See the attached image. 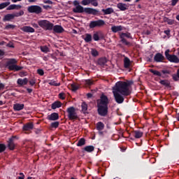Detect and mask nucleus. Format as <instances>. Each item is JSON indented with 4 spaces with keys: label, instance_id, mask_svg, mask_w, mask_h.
Here are the masks:
<instances>
[{
    "label": "nucleus",
    "instance_id": "nucleus-6",
    "mask_svg": "<svg viewBox=\"0 0 179 179\" xmlns=\"http://www.w3.org/2000/svg\"><path fill=\"white\" fill-rule=\"evenodd\" d=\"M170 50H166L165 51V57L166 58L170 61V62H174L175 64H178L179 59L176 55H170Z\"/></svg>",
    "mask_w": 179,
    "mask_h": 179
},
{
    "label": "nucleus",
    "instance_id": "nucleus-52",
    "mask_svg": "<svg viewBox=\"0 0 179 179\" xmlns=\"http://www.w3.org/2000/svg\"><path fill=\"white\" fill-rule=\"evenodd\" d=\"M43 3H48L49 5L52 4V1H51V0H44Z\"/></svg>",
    "mask_w": 179,
    "mask_h": 179
},
{
    "label": "nucleus",
    "instance_id": "nucleus-10",
    "mask_svg": "<svg viewBox=\"0 0 179 179\" xmlns=\"http://www.w3.org/2000/svg\"><path fill=\"white\" fill-rule=\"evenodd\" d=\"M86 8H83L82 6H77L75 8H73V12L74 13H83V12H85Z\"/></svg>",
    "mask_w": 179,
    "mask_h": 179
},
{
    "label": "nucleus",
    "instance_id": "nucleus-38",
    "mask_svg": "<svg viewBox=\"0 0 179 179\" xmlns=\"http://www.w3.org/2000/svg\"><path fill=\"white\" fill-rule=\"evenodd\" d=\"M71 90H73V92H76V90H78V89H79V86L76 85V84H75V83L71 84Z\"/></svg>",
    "mask_w": 179,
    "mask_h": 179
},
{
    "label": "nucleus",
    "instance_id": "nucleus-29",
    "mask_svg": "<svg viewBox=\"0 0 179 179\" xmlns=\"http://www.w3.org/2000/svg\"><path fill=\"white\" fill-rule=\"evenodd\" d=\"M92 34H85V37L84 38L85 43H90V41H92Z\"/></svg>",
    "mask_w": 179,
    "mask_h": 179
},
{
    "label": "nucleus",
    "instance_id": "nucleus-64",
    "mask_svg": "<svg viewBox=\"0 0 179 179\" xmlns=\"http://www.w3.org/2000/svg\"><path fill=\"white\" fill-rule=\"evenodd\" d=\"M176 19L179 21V15L176 16Z\"/></svg>",
    "mask_w": 179,
    "mask_h": 179
},
{
    "label": "nucleus",
    "instance_id": "nucleus-4",
    "mask_svg": "<svg viewBox=\"0 0 179 179\" xmlns=\"http://www.w3.org/2000/svg\"><path fill=\"white\" fill-rule=\"evenodd\" d=\"M67 117L69 120L73 121V120H78L79 116H78V113L76 112V108L73 106H71L67 108Z\"/></svg>",
    "mask_w": 179,
    "mask_h": 179
},
{
    "label": "nucleus",
    "instance_id": "nucleus-13",
    "mask_svg": "<svg viewBox=\"0 0 179 179\" xmlns=\"http://www.w3.org/2000/svg\"><path fill=\"white\" fill-rule=\"evenodd\" d=\"M58 118H59V116L57 113H53L48 116V120H49V121H57Z\"/></svg>",
    "mask_w": 179,
    "mask_h": 179
},
{
    "label": "nucleus",
    "instance_id": "nucleus-46",
    "mask_svg": "<svg viewBox=\"0 0 179 179\" xmlns=\"http://www.w3.org/2000/svg\"><path fill=\"white\" fill-rule=\"evenodd\" d=\"M6 146L4 144H0V152H4Z\"/></svg>",
    "mask_w": 179,
    "mask_h": 179
},
{
    "label": "nucleus",
    "instance_id": "nucleus-44",
    "mask_svg": "<svg viewBox=\"0 0 179 179\" xmlns=\"http://www.w3.org/2000/svg\"><path fill=\"white\" fill-rule=\"evenodd\" d=\"M90 3H92L93 6H97L99 5L97 0H90Z\"/></svg>",
    "mask_w": 179,
    "mask_h": 179
},
{
    "label": "nucleus",
    "instance_id": "nucleus-7",
    "mask_svg": "<svg viewBox=\"0 0 179 179\" xmlns=\"http://www.w3.org/2000/svg\"><path fill=\"white\" fill-rule=\"evenodd\" d=\"M27 10L29 13H36L38 15V13H41L43 12V9L40 6H31L27 8Z\"/></svg>",
    "mask_w": 179,
    "mask_h": 179
},
{
    "label": "nucleus",
    "instance_id": "nucleus-34",
    "mask_svg": "<svg viewBox=\"0 0 179 179\" xmlns=\"http://www.w3.org/2000/svg\"><path fill=\"white\" fill-rule=\"evenodd\" d=\"M9 5H10V2L9 1L1 3H0V9H5V8H6V6H9Z\"/></svg>",
    "mask_w": 179,
    "mask_h": 179
},
{
    "label": "nucleus",
    "instance_id": "nucleus-61",
    "mask_svg": "<svg viewBox=\"0 0 179 179\" xmlns=\"http://www.w3.org/2000/svg\"><path fill=\"white\" fill-rule=\"evenodd\" d=\"M29 83L31 86H33L34 85L35 82L32 80V81H30Z\"/></svg>",
    "mask_w": 179,
    "mask_h": 179
},
{
    "label": "nucleus",
    "instance_id": "nucleus-59",
    "mask_svg": "<svg viewBox=\"0 0 179 179\" xmlns=\"http://www.w3.org/2000/svg\"><path fill=\"white\" fill-rule=\"evenodd\" d=\"M87 96L89 99H90V97H92V96H93V95L92 94L89 93L87 94Z\"/></svg>",
    "mask_w": 179,
    "mask_h": 179
},
{
    "label": "nucleus",
    "instance_id": "nucleus-33",
    "mask_svg": "<svg viewBox=\"0 0 179 179\" xmlns=\"http://www.w3.org/2000/svg\"><path fill=\"white\" fill-rule=\"evenodd\" d=\"M150 72H151V73H153V75H155V76H160V77H162V73L159 71L150 69Z\"/></svg>",
    "mask_w": 179,
    "mask_h": 179
},
{
    "label": "nucleus",
    "instance_id": "nucleus-40",
    "mask_svg": "<svg viewBox=\"0 0 179 179\" xmlns=\"http://www.w3.org/2000/svg\"><path fill=\"white\" fill-rule=\"evenodd\" d=\"M93 39L94 40V41H99V40H100V37H99V32L94 34Z\"/></svg>",
    "mask_w": 179,
    "mask_h": 179
},
{
    "label": "nucleus",
    "instance_id": "nucleus-57",
    "mask_svg": "<svg viewBox=\"0 0 179 179\" xmlns=\"http://www.w3.org/2000/svg\"><path fill=\"white\" fill-rule=\"evenodd\" d=\"M20 1L22 0H11V2H13V3H16V2H20Z\"/></svg>",
    "mask_w": 179,
    "mask_h": 179
},
{
    "label": "nucleus",
    "instance_id": "nucleus-28",
    "mask_svg": "<svg viewBox=\"0 0 179 179\" xmlns=\"http://www.w3.org/2000/svg\"><path fill=\"white\" fill-rule=\"evenodd\" d=\"M62 106V103L59 101H55L52 104V110H55L56 108H59Z\"/></svg>",
    "mask_w": 179,
    "mask_h": 179
},
{
    "label": "nucleus",
    "instance_id": "nucleus-5",
    "mask_svg": "<svg viewBox=\"0 0 179 179\" xmlns=\"http://www.w3.org/2000/svg\"><path fill=\"white\" fill-rule=\"evenodd\" d=\"M16 62H17L15 59H11L8 61L7 66L8 69H10V71H20L21 69H22V67L15 64H16Z\"/></svg>",
    "mask_w": 179,
    "mask_h": 179
},
{
    "label": "nucleus",
    "instance_id": "nucleus-23",
    "mask_svg": "<svg viewBox=\"0 0 179 179\" xmlns=\"http://www.w3.org/2000/svg\"><path fill=\"white\" fill-rule=\"evenodd\" d=\"M133 134L134 138H136V139H139V138H142V136H143V132L141 131H134Z\"/></svg>",
    "mask_w": 179,
    "mask_h": 179
},
{
    "label": "nucleus",
    "instance_id": "nucleus-21",
    "mask_svg": "<svg viewBox=\"0 0 179 179\" xmlns=\"http://www.w3.org/2000/svg\"><path fill=\"white\" fill-rule=\"evenodd\" d=\"M99 11L94 8H85V13H90L92 15H96Z\"/></svg>",
    "mask_w": 179,
    "mask_h": 179
},
{
    "label": "nucleus",
    "instance_id": "nucleus-8",
    "mask_svg": "<svg viewBox=\"0 0 179 179\" xmlns=\"http://www.w3.org/2000/svg\"><path fill=\"white\" fill-rule=\"evenodd\" d=\"M106 22L103 20L91 21L90 23V29H94V27H101V26H104Z\"/></svg>",
    "mask_w": 179,
    "mask_h": 179
},
{
    "label": "nucleus",
    "instance_id": "nucleus-45",
    "mask_svg": "<svg viewBox=\"0 0 179 179\" xmlns=\"http://www.w3.org/2000/svg\"><path fill=\"white\" fill-rule=\"evenodd\" d=\"M106 62H107V59H100L99 60V64L100 65H104V64H106Z\"/></svg>",
    "mask_w": 179,
    "mask_h": 179
},
{
    "label": "nucleus",
    "instance_id": "nucleus-19",
    "mask_svg": "<svg viewBox=\"0 0 179 179\" xmlns=\"http://www.w3.org/2000/svg\"><path fill=\"white\" fill-rule=\"evenodd\" d=\"M13 137L10 138L8 142V147L10 150H13L15 149V143H13Z\"/></svg>",
    "mask_w": 179,
    "mask_h": 179
},
{
    "label": "nucleus",
    "instance_id": "nucleus-32",
    "mask_svg": "<svg viewBox=\"0 0 179 179\" xmlns=\"http://www.w3.org/2000/svg\"><path fill=\"white\" fill-rule=\"evenodd\" d=\"M24 15V11L20 10V12L14 13L13 14V16L14 17H20V16H23Z\"/></svg>",
    "mask_w": 179,
    "mask_h": 179
},
{
    "label": "nucleus",
    "instance_id": "nucleus-36",
    "mask_svg": "<svg viewBox=\"0 0 179 179\" xmlns=\"http://www.w3.org/2000/svg\"><path fill=\"white\" fill-rule=\"evenodd\" d=\"M49 85H50L51 86H60L61 83H57V81L52 80L49 82Z\"/></svg>",
    "mask_w": 179,
    "mask_h": 179
},
{
    "label": "nucleus",
    "instance_id": "nucleus-16",
    "mask_svg": "<svg viewBox=\"0 0 179 179\" xmlns=\"http://www.w3.org/2000/svg\"><path fill=\"white\" fill-rule=\"evenodd\" d=\"M53 31L55 33H62L64 31V28L61 25H55L52 27Z\"/></svg>",
    "mask_w": 179,
    "mask_h": 179
},
{
    "label": "nucleus",
    "instance_id": "nucleus-50",
    "mask_svg": "<svg viewBox=\"0 0 179 179\" xmlns=\"http://www.w3.org/2000/svg\"><path fill=\"white\" fill-rule=\"evenodd\" d=\"M178 2V0H172V1H171L172 6H176V5H177Z\"/></svg>",
    "mask_w": 179,
    "mask_h": 179
},
{
    "label": "nucleus",
    "instance_id": "nucleus-51",
    "mask_svg": "<svg viewBox=\"0 0 179 179\" xmlns=\"http://www.w3.org/2000/svg\"><path fill=\"white\" fill-rule=\"evenodd\" d=\"M73 5L75 7L80 6L79 1L76 0L73 1Z\"/></svg>",
    "mask_w": 179,
    "mask_h": 179
},
{
    "label": "nucleus",
    "instance_id": "nucleus-14",
    "mask_svg": "<svg viewBox=\"0 0 179 179\" xmlns=\"http://www.w3.org/2000/svg\"><path fill=\"white\" fill-rule=\"evenodd\" d=\"M122 30H124V27L119 25V26H113L111 27V31L113 33H118V31H122Z\"/></svg>",
    "mask_w": 179,
    "mask_h": 179
},
{
    "label": "nucleus",
    "instance_id": "nucleus-27",
    "mask_svg": "<svg viewBox=\"0 0 179 179\" xmlns=\"http://www.w3.org/2000/svg\"><path fill=\"white\" fill-rule=\"evenodd\" d=\"M13 19H15L13 17V14H7L3 17L4 22H9V20H12Z\"/></svg>",
    "mask_w": 179,
    "mask_h": 179
},
{
    "label": "nucleus",
    "instance_id": "nucleus-12",
    "mask_svg": "<svg viewBox=\"0 0 179 179\" xmlns=\"http://www.w3.org/2000/svg\"><path fill=\"white\" fill-rule=\"evenodd\" d=\"M21 30L22 31H24L25 33H34L35 31L33 27L29 26L22 27L21 28Z\"/></svg>",
    "mask_w": 179,
    "mask_h": 179
},
{
    "label": "nucleus",
    "instance_id": "nucleus-39",
    "mask_svg": "<svg viewBox=\"0 0 179 179\" xmlns=\"http://www.w3.org/2000/svg\"><path fill=\"white\" fill-rule=\"evenodd\" d=\"M85 138H80L78 141L77 145L83 146V145H85Z\"/></svg>",
    "mask_w": 179,
    "mask_h": 179
},
{
    "label": "nucleus",
    "instance_id": "nucleus-63",
    "mask_svg": "<svg viewBox=\"0 0 179 179\" xmlns=\"http://www.w3.org/2000/svg\"><path fill=\"white\" fill-rule=\"evenodd\" d=\"M27 92H28L29 93H31L32 90H31V89H27Z\"/></svg>",
    "mask_w": 179,
    "mask_h": 179
},
{
    "label": "nucleus",
    "instance_id": "nucleus-20",
    "mask_svg": "<svg viewBox=\"0 0 179 179\" xmlns=\"http://www.w3.org/2000/svg\"><path fill=\"white\" fill-rule=\"evenodd\" d=\"M33 128H34L33 123H27L24 125L23 131H31Z\"/></svg>",
    "mask_w": 179,
    "mask_h": 179
},
{
    "label": "nucleus",
    "instance_id": "nucleus-17",
    "mask_svg": "<svg viewBox=\"0 0 179 179\" xmlns=\"http://www.w3.org/2000/svg\"><path fill=\"white\" fill-rule=\"evenodd\" d=\"M154 59L156 62H162L163 59H164V57H163L162 54L157 53L155 55Z\"/></svg>",
    "mask_w": 179,
    "mask_h": 179
},
{
    "label": "nucleus",
    "instance_id": "nucleus-35",
    "mask_svg": "<svg viewBox=\"0 0 179 179\" xmlns=\"http://www.w3.org/2000/svg\"><path fill=\"white\" fill-rule=\"evenodd\" d=\"M84 150L86 151V152H93V150H94V147L93 145H88V146H86Z\"/></svg>",
    "mask_w": 179,
    "mask_h": 179
},
{
    "label": "nucleus",
    "instance_id": "nucleus-60",
    "mask_svg": "<svg viewBox=\"0 0 179 179\" xmlns=\"http://www.w3.org/2000/svg\"><path fill=\"white\" fill-rule=\"evenodd\" d=\"M3 89V84L0 82V90Z\"/></svg>",
    "mask_w": 179,
    "mask_h": 179
},
{
    "label": "nucleus",
    "instance_id": "nucleus-37",
    "mask_svg": "<svg viewBox=\"0 0 179 179\" xmlns=\"http://www.w3.org/2000/svg\"><path fill=\"white\" fill-rule=\"evenodd\" d=\"M41 50L42 52H45L47 54V52H50V49H48V47L47 46H41Z\"/></svg>",
    "mask_w": 179,
    "mask_h": 179
},
{
    "label": "nucleus",
    "instance_id": "nucleus-53",
    "mask_svg": "<svg viewBox=\"0 0 179 179\" xmlns=\"http://www.w3.org/2000/svg\"><path fill=\"white\" fill-rule=\"evenodd\" d=\"M20 176L18 179H24V174H23V173H20Z\"/></svg>",
    "mask_w": 179,
    "mask_h": 179
},
{
    "label": "nucleus",
    "instance_id": "nucleus-2",
    "mask_svg": "<svg viewBox=\"0 0 179 179\" xmlns=\"http://www.w3.org/2000/svg\"><path fill=\"white\" fill-rule=\"evenodd\" d=\"M107 104H108V99L105 95H102L101 99L97 101L98 113L99 115H102L103 117L107 115V113H108Z\"/></svg>",
    "mask_w": 179,
    "mask_h": 179
},
{
    "label": "nucleus",
    "instance_id": "nucleus-55",
    "mask_svg": "<svg viewBox=\"0 0 179 179\" xmlns=\"http://www.w3.org/2000/svg\"><path fill=\"white\" fill-rule=\"evenodd\" d=\"M173 78L175 80H178V76L173 75Z\"/></svg>",
    "mask_w": 179,
    "mask_h": 179
},
{
    "label": "nucleus",
    "instance_id": "nucleus-1",
    "mask_svg": "<svg viewBox=\"0 0 179 179\" xmlns=\"http://www.w3.org/2000/svg\"><path fill=\"white\" fill-rule=\"evenodd\" d=\"M130 85H132V82L131 81H119L113 87L115 100L118 104L124 103V96H129L131 94V92L129 91Z\"/></svg>",
    "mask_w": 179,
    "mask_h": 179
},
{
    "label": "nucleus",
    "instance_id": "nucleus-22",
    "mask_svg": "<svg viewBox=\"0 0 179 179\" xmlns=\"http://www.w3.org/2000/svg\"><path fill=\"white\" fill-rule=\"evenodd\" d=\"M102 12L103 15H111V13H113L114 9L113 8H108L106 9H102Z\"/></svg>",
    "mask_w": 179,
    "mask_h": 179
},
{
    "label": "nucleus",
    "instance_id": "nucleus-48",
    "mask_svg": "<svg viewBox=\"0 0 179 179\" xmlns=\"http://www.w3.org/2000/svg\"><path fill=\"white\" fill-rule=\"evenodd\" d=\"M37 73H38V75H40L41 76H43V75H44V71L43 69H38L37 70Z\"/></svg>",
    "mask_w": 179,
    "mask_h": 179
},
{
    "label": "nucleus",
    "instance_id": "nucleus-30",
    "mask_svg": "<svg viewBox=\"0 0 179 179\" xmlns=\"http://www.w3.org/2000/svg\"><path fill=\"white\" fill-rule=\"evenodd\" d=\"M96 128L98 131H103V129H104V124H103L101 122H99L96 124Z\"/></svg>",
    "mask_w": 179,
    "mask_h": 179
},
{
    "label": "nucleus",
    "instance_id": "nucleus-31",
    "mask_svg": "<svg viewBox=\"0 0 179 179\" xmlns=\"http://www.w3.org/2000/svg\"><path fill=\"white\" fill-rule=\"evenodd\" d=\"M159 83H161L163 86H165V87H170V82L167 80H161Z\"/></svg>",
    "mask_w": 179,
    "mask_h": 179
},
{
    "label": "nucleus",
    "instance_id": "nucleus-24",
    "mask_svg": "<svg viewBox=\"0 0 179 179\" xmlns=\"http://www.w3.org/2000/svg\"><path fill=\"white\" fill-rule=\"evenodd\" d=\"M124 68H129V66H131V60L129 59V58L124 57Z\"/></svg>",
    "mask_w": 179,
    "mask_h": 179
},
{
    "label": "nucleus",
    "instance_id": "nucleus-18",
    "mask_svg": "<svg viewBox=\"0 0 179 179\" xmlns=\"http://www.w3.org/2000/svg\"><path fill=\"white\" fill-rule=\"evenodd\" d=\"M7 10H13L14 9H22L21 5L11 4L7 8Z\"/></svg>",
    "mask_w": 179,
    "mask_h": 179
},
{
    "label": "nucleus",
    "instance_id": "nucleus-9",
    "mask_svg": "<svg viewBox=\"0 0 179 179\" xmlns=\"http://www.w3.org/2000/svg\"><path fill=\"white\" fill-rule=\"evenodd\" d=\"M125 37L127 38H132V37L131 36V34L127 32V33H122L120 34V38H121L122 43H123V44H125V45H131V43L127 41V40H125Z\"/></svg>",
    "mask_w": 179,
    "mask_h": 179
},
{
    "label": "nucleus",
    "instance_id": "nucleus-41",
    "mask_svg": "<svg viewBox=\"0 0 179 179\" xmlns=\"http://www.w3.org/2000/svg\"><path fill=\"white\" fill-rule=\"evenodd\" d=\"M81 5H83L84 6L90 5V0H83L81 1Z\"/></svg>",
    "mask_w": 179,
    "mask_h": 179
},
{
    "label": "nucleus",
    "instance_id": "nucleus-26",
    "mask_svg": "<svg viewBox=\"0 0 179 179\" xmlns=\"http://www.w3.org/2000/svg\"><path fill=\"white\" fill-rule=\"evenodd\" d=\"M81 111L84 113V114H87V104L85 102H83L81 104Z\"/></svg>",
    "mask_w": 179,
    "mask_h": 179
},
{
    "label": "nucleus",
    "instance_id": "nucleus-42",
    "mask_svg": "<svg viewBox=\"0 0 179 179\" xmlns=\"http://www.w3.org/2000/svg\"><path fill=\"white\" fill-rule=\"evenodd\" d=\"M91 54L93 55V57H97V55H99V52L94 49H92Z\"/></svg>",
    "mask_w": 179,
    "mask_h": 179
},
{
    "label": "nucleus",
    "instance_id": "nucleus-15",
    "mask_svg": "<svg viewBox=\"0 0 179 179\" xmlns=\"http://www.w3.org/2000/svg\"><path fill=\"white\" fill-rule=\"evenodd\" d=\"M13 108L15 111H20L24 108V104L23 103H15L13 105Z\"/></svg>",
    "mask_w": 179,
    "mask_h": 179
},
{
    "label": "nucleus",
    "instance_id": "nucleus-47",
    "mask_svg": "<svg viewBox=\"0 0 179 179\" xmlns=\"http://www.w3.org/2000/svg\"><path fill=\"white\" fill-rule=\"evenodd\" d=\"M59 99H61L62 100H64L65 99V94L64 92H62L59 94Z\"/></svg>",
    "mask_w": 179,
    "mask_h": 179
},
{
    "label": "nucleus",
    "instance_id": "nucleus-11",
    "mask_svg": "<svg viewBox=\"0 0 179 179\" xmlns=\"http://www.w3.org/2000/svg\"><path fill=\"white\" fill-rule=\"evenodd\" d=\"M117 8L120 9V10H122V12L127 10L129 6H127V3H118L117 4Z\"/></svg>",
    "mask_w": 179,
    "mask_h": 179
},
{
    "label": "nucleus",
    "instance_id": "nucleus-25",
    "mask_svg": "<svg viewBox=\"0 0 179 179\" xmlns=\"http://www.w3.org/2000/svg\"><path fill=\"white\" fill-rule=\"evenodd\" d=\"M27 82H29V80H27V78H24V79L20 78L17 80V83L20 85V86L27 85Z\"/></svg>",
    "mask_w": 179,
    "mask_h": 179
},
{
    "label": "nucleus",
    "instance_id": "nucleus-62",
    "mask_svg": "<svg viewBox=\"0 0 179 179\" xmlns=\"http://www.w3.org/2000/svg\"><path fill=\"white\" fill-rule=\"evenodd\" d=\"M4 52L2 50H0V57H2L3 55Z\"/></svg>",
    "mask_w": 179,
    "mask_h": 179
},
{
    "label": "nucleus",
    "instance_id": "nucleus-49",
    "mask_svg": "<svg viewBox=\"0 0 179 179\" xmlns=\"http://www.w3.org/2000/svg\"><path fill=\"white\" fill-rule=\"evenodd\" d=\"M85 83H86V85H88L89 86H90V85H93V82L90 80H85Z\"/></svg>",
    "mask_w": 179,
    "mask_h": 179
},
{
    "label": "nucleus",
    "instance_id": "nucleus-58",
    "mask_svg": "<svg viewBox=\"0 0 179 179\" xmlns=\"http://www.w3.org/2000/svg\"><path fill=\"white\" fill-rule=\"evenodd\" d=\"M164 33L167 34V36H169V34H170V31L169 30L164 31Z\"/></svg>",
    "mask_w": 179,
    "mask_h": 179
},
{
    "label": "nucleus",
    "instance_id": "nucleus-56",
    "mask_svg": "<svg viewBox=\"0 0 179 179\" xmlns=\"http://www.w3.org/2000/svg\"><path fill=\"white\" fill-rule=\"evenodd\" d=\"M7 47H9L10 48H13V44H12V43H8V44H7Z\"/></svg>",
    "mask_w": 179,
    "mask_h": 179
},
{
    "label": "nucleus",
    "instance_id": "nucleus-54",
    "mask_svg": "<svg viewBox=\"0 0 179 179\" xmlns=\"http://www.w3.org/2000/svg\"><path fill=\"white\" fill-rule=\"evenodd\" d=\"M32 26H33V27H35L36 29H38V24H37L36 23H33Z\"/></svg>",
    "mask_w": 179,
    "mask_h": 179
},
{
    "label": "nucleus",
    "instance_id": "nucleus-3",
    "mask_svg": "<svg viewBox=\"0 0 179 179\" xmlns=\"http://www.w3.org/2000/svg\"><path fill=\"white\" fill-rule=\"evenodd\" d=\"M38 24L43 29V30H52V27H54V24L50 22V21L47 20H41L38 21Z\"/></svg>",
    "mask_w": 179,
    "mask_h": 179
},
{
    "label": "nucleus",
    "instance_id": "nucleus-43",
    "mask_svg": "<svg viewBox=\"0 0 179 179\" xmlns=\"http://www.w3.org/2000/svg\"><path fill=\"white\" fill-rule=\"evenodd\" d=\"M59 125V122H52L51 124V127L52 128H58V126Z\"/></svg>",
    "mask_w": 179,
    "mask_h": 179
}]
</instances>
